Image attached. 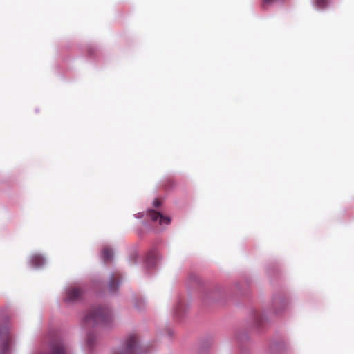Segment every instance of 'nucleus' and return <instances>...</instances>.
<instances>
[{
    "label": "nucleus",
    "mask_w": 354,
    "mask_h": 354,
    "mask_svg": "<svg viewBox=\"0 0 354 354\" xmlns=\"http://www.w3.org/2000/svg\"><path fill=\"white\" fill-rule=\"evenodd\" d=\"M82 293L80 288H70L66 290L65 300L67 302L75 301L81 297Z\"/></svg>",
    "instance_id": "3"
},
{
    "label": "nucleus",
    "mask_w": 354,
    "mask_h": 354,
    "mask_svg": "<svg viewBox=\"0 0 354 354\" xmlns=\"http://www.w3.org/2000/svg\"><path fill=\"white\" fill-rule=\"evenodd\" d=\"M93 339L92 335H88L87 337V344L89 346H92L93 345Z\"/></svg>",
    "instance_id": "10"
},
{
    "label": "nucleus",
    "mask_w": 354,
    "mask_h": 354,
    "mask_svg": "<svg viewBox=\"0 0 354 354\" xmlns=\"http://www.w3.org/2000/svg\"><path fill=\"white\" fill-rule=\"evenodd\" d=\"M44 259L39 255H34L32 257L31 262L35 267H39L44 263Z\"/></svg>",
    "instance_id": "6"
},
{
    "label": "nucleus",
    "mask_w": 354,
    "mask_h": 354,
    "mask_svg": "<svg viewBox=\"0 0 354 354\" xmlns=\"http://www.w3.org/2000/svg\"><path fill=\"white\" fill-rule=\"evenodd\" d=\"M148 215L152 221H158L160 225H168L170 223V218L169 217L165 216L156 211L149 210L148 212Z\"/></svg>",
    "instance_id": "2"
},
{
    "label": "nucleus",
    "mask_w": 354,
    "mask_h": 354,
    "mask_svg": "<svg viewBox=\"0 0 354 354\" xmlns=\"http://www.w3.org/2000/svg\"><path fill=\"white\" fill-rule=\"evenodd\" d=\"M118 276L113 274L111 276V280L109 281V289L111 291H115L118 287L119 281H118Z\"/></svg>",
    "instance_id": "5"
},
{
    "label": "nucleus",
    "mask_w": 354,
    "mask_h": 354,
    "mask_svg": "<svg viewBox=\"0 0 354 354\" xmlns=\"http://www.w3.org/2000/svg\"><path fill=\"white\" fill-rule=\"evenodd\" d=\"M285 0H263L262 6L263 8H266V6L270 5L275 3H283Z\"/></svg>",
    "instance_id": "9"
},
{
    "label": "nucleus",
    "mask_w": 354,
    "mask_h": 354,
    "mask_svg": "<svg viewBox=\"0 0 354 354\" xmlns=\"http://www.w3.org/2000/svg\"><path fill=\"white\" fill-rule=\"evenodd\" d=\"M50 354H66L65 347L62 344L55 346Z\"/></svg>",
    "instance_id": "8"
},
{
    "label": "nucleus",
    "mask_w": 354,
    "mask_h": 354,
    "mask_svg": "<svg viewBox=\"0 0 354 354\" xmlns=\"http://www.w3.org/2000/svg\"><path fill=\"white\" fill-rule=\"evenodd\" d=\"M161 205V201L159 199H155L153 201V205L156 207H158Z\"/></svg>",
    "instance_id": "11"
},
{
    "label": "nucleus",
    "mask_w": 354,
    "mask_h": 354,
    "mask_svg": "<svg viewBox=\"0 0 354 354\" xmlns=\"http://www.w3.org/2000/svg\"><path fill=\"white\" fill-rule=\"evenodd\" d=\"M111 319V314L109 308L97 307L91 309L84 318L86 326H94L99 324H105Z\"/></svg>",
    "instance_id": "1"
},
{
    "label": "nucleus",
    "mask_w": 354,
    "mask_h": 354,
    "mask_svg": "<svg viewBox=\"0 0 354 354\" xmlns=\"http://www.w3.org/2000/svg\"><path fill=\"white\" fill-rule=\"evenodd\" d=\"M113 253L111 249L109 248H103L102 251V257L104 262L111 261L112 259Z\"/></svg>",
    "instance_id": "4"
},
{
    "label": "nucleus",
    "mask_w": 354,
    "mask_h": 354,
    "mask_svg": "<svg viewBox=\"0 0 354 354\" xmlns=\"http://www.w3.org/2000/svg\"><path fill=\"white\" fill-rule=\"evenodd\" d=\"M329 3V0H314V5L318 9L326 8Z\"/></svg>",
    "instance_id": "7"
}]
</instances>
